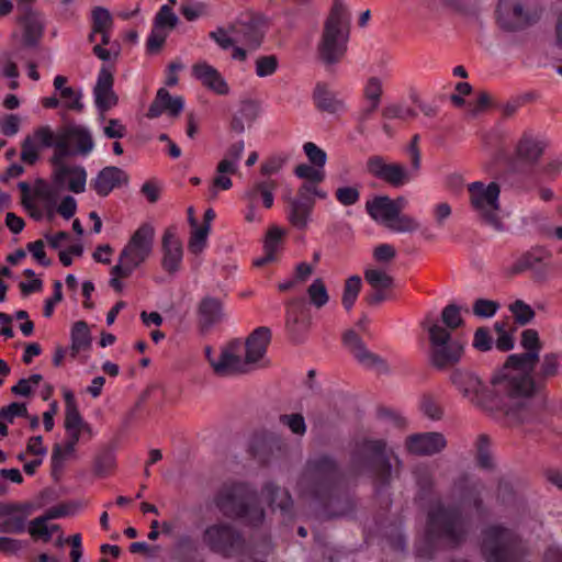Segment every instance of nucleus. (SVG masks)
Listing matches in <instances>:
<instances>
[{"instance_id":"1","label":"nucleus","mask_w":562,"mask_h":562,"mask_svg":"<svg viewBox=\"0 0 562 562\" xmlns=\"http://www.w3.org/2000/svg\"><path fill=\"white\" fill-rule=\"evenodd\" d=\"M503 372V367L495 370L486 383L474 372L457 370L451 375V382L461 396L475 407L495 418L519 423L529 400L514 389L516 383L508 376L498 378Z\"/></svg>"},{"instance_id":"2","label":"nucleus","mask_w":562,"mask_h":562,"mask_svg":"<svg viewBox=\"0 0 562 562\" xmlns=\"http://www.w3.org/2000/svg\"><path fill=\"white\" fill-rule=\"evenodd\" d=\"M64 156L55 154L50 180L37 179L32 184L20 183L22 203L30 216L36 221L53 218L56 202L66 190L79 194L86 191L87 171L81 166L64 164Z\"/></svg>"},{"instance_id":"3","label":"nucleus","mask_w":562,"mask_h":562,"mask_svg":"<svg viewBox=\"0 0 562 562\" xmlns=\"http://www.w3.org/2000/svg\"><path fill=\"white\" fill-rule=\"evenodd\" d=\"M520 345L526 352L510 355L503 364L504 372L498 378L508 376L516 383L514 389L522 392L530 400L537 392L533 371L541 350L538 331L531 328L525 329L521 333Z\"/></svg>"},{"instance_id":"4","label":"nucleus","mask_w":562,"mask_h":562,"mask_svg":"<svg viewBox=\"0 0 562 562\" xmlns=\"http://www.w3.org/2000/svg\"><path fill=\"white\" fill-rule=\"evenodd\" d=\"M210 36L222 49H232L233 60L244 63L260 46L265 36V22L260 18H247L228 29H217Z\"/></svg>"},{"instance_id":"5","label":"nucleus","mask_w":562,"mask_h":562,"mask_svg":"<svg viewBox=\"0 0 562 562\" xmlns=\"http://www.w3.org/2000/svg\"><path fill=\"white\" fill-rule=\"evenodd\" d=\"M348 23V5L342 0H336L326 19L318 43V54L324 63L336 64L345 56L349 38Z\"/></svg>"},{"instance_id":"6","label":"nucleus","mask_w":562,"mask_h":562,"mask_svg":"<svg viewBox=\"0 0 562 562\" xmlns=\"http://www.w3.org/2000/svg\"><path fill=\"white\" fill-rule=\"evenodd\" d=\"M468 191L471 209L480 221L497 231L503 229L499 187L495 182L475 181L468 186Z\"/></svg>"},{"instance_id":"7","label":"nucleus","mask_w":562,"mask_h":562,"mask_svg":"<svg viewBox=\"0 0 562 562\" xmlns=\"http://www.w3.org/2000/svg\"><path fill=\"white\" fill-rule=\"evenodd\" d=\"M155 229L150 224L140 225L119 255L114 270L122 276H132L151 256Z\"/></svg>"},{"instance_id":"8","label":"nucleus","mask_w":562,"mask_h":562,"mask_svg":"<svg viewBox=\"0 0 562 562\" xmlns=\"http://www.w3.org/2000/svg\"><path fill=\"white\" fill-rule=\"evenodd\" d=\"M64 429V442L56 443L53 448L52 463L54 468H61L67 461L75 459L79 442L95 436L93 427L83 419L81 414L65 416Z\"/></svg>"},{"instance_id":"9","label":"nucleus","mask_w":562,"mask_h":562,"mask_svg":"<svg viewBox=\"0 0 562 562\" xmlns=\"http://www.w3.org/2000/svg\"><path fill=\"white\" fill-rule=\"evenodd\" d=\"M431 345L430 360L437 368L458 362L463 356V345L451 339L450 333L438 324L427 327Z\"/></svg>"},{"instance_id":"10","label":"nucleus","mask_w":562,"mask_h":562,"mask_svg":"<svg viewBox=\"0 0 562 562\" xmlns=\"http://www.w3.org/2000/svg\"><path fill=\"white\" fill-rule=\"evenodd\" d=\"M243 350V344L239 340H234L223 346L218 351L211 347H205L204 353L215 374L228 376L248 371L240 356Z\"/></svg>"},{"instance_id":"11","label":"nucleus","mask_w":562,"mask_h":562,"mask_svg":"<svg viewBox=\"0 0 562 562\" xmlns=\"http://www.w3.org/2000/svg\"><path fill=\"white\" fill-rule=\"evenodd\" d=\"M367 169L370 175L394 188H402L413 182L420 172V169H415L412 162L409 166H404L387 161L380 156L371 157L367 162Z\"/></svg>"},{"instance_id":"12","label":"nucleus","mask_w":562,"mask_h":562,"mask_svg":"<svg viewBox=\"0 0 562 562\" xmlns=\"http://www.w3.org/2000/svg\"><path fill=\"white\" fill-rule=\"evenodd\" d=\"M463 528L464 519L458 513L437 508L429 514L427 537H443L454 541L459 539V532Z\"/></svg>"},{"instance_id":"13","label":"nucleus","mask_w":562,"mask_h":562,"mask_svg":"<svg viewBox=\"0 0 562 562\" xmlns=\"http://www.w3.org/2000/svg\"><path fill=\"white\" fill-rule=\"evenodd\" d=\"M513 536L498 526L485 531L483 539V555L486 562H509L512 555Z\"/></svg>"},{"instance_id":"14","label":"nucleus","mask_w":562,"mask_h":562,"mask_svg":"<svg viewBox=\"0 0 562 562\" xmlns=\"http://www.w3.org/2000/svg\"><path fill=\"white\" fill-rule=\"evenodd\" d=\"M244 487L238 485L233 491H223L218 497V506L231 516L246 519L250 524L261 521L263 513L255 506H251L241 496Z\"/></svg>"},{"instance_id":"15","label":"nucleus","mask_w":562,"mask_h":562,"mask_svg":"<svg viewBox=\"0 0 562 562\" xmlns=\"http://www.w3.org/2000/svg\"><path fill=\"white\" fill-rule=\"evenodd\" d=\"M46 147H55L58 153V148H64L65 145L63 139L57 137V133L48 126H42L24 139L21 158L24 162L32 165L38 159L42 149Z\"/></svg>"},{"instance_id":"16","label":"nucleus","mask_w":562,"mask_h":562,"mask_svg":"<svg viewBox=\"0 0 562 562\" xmlns=\"http://www.w3.org/2000/svg\"><path fill=\"white\" fill-rule=\"evenodd\" d=\"M57 137H60L65 147L58 148V155H89L93 147V140L90 131L82 125H70L59 132Z\"/></svg>"},{"instance_id":"17","label":"nucleus","mask_w":562,"mask_h":562,"mask_svg":"<svg viewBox=\"0 0 562 562\" xmlns=\"http://www.w3.org/2000/svg\"><path fill=\"white\" fill-rule=\"evenodd\" d=\"M44 30V23L41 15L32 10L26 11L19 20V29L13 33L14 42L24 47L35 46Z\"/></svg>"},{"instance_id":"18","label":"nucleus","mask_w":562,"mask_h":562,"mask_svg":"<svg viewBox=\"0 0 562 562\" xmlns=\"http://www.w3.org/2000/svg\"><path fill=\"white\" fill-rule=\"evenodd\" d=\"M161 266L169 273H176L181 268L183 246L173 229H167L161 238Z\"/></svg>"},{"instance_id":"19","label":"nucleus","mask_w":562,"mask_h":562,"mask_svg":"<svg viewBox=\"0 0 562 562\" xmlns=\"http://www.w3.org/2000/svg\"><path fill=\"white\" fill-rule=\"evenodd\" d=\"M344 344L363 367L374 369L380 372L387 370L385 361L378 355L369 351L360 337L353 330H348L344 335Z\"/></svg>"},{"instance_id":"20","label":"nucleus","mask_w":562,"mask_h":562,"mask_svg":"<svg viewBox=\"0 0 562 562\" xmlns=\"http://www.w3.org/2000/svg\"><path fill=\"white\" fill-rule=\"evenodd\" d=\"M239 535L227 525H214L204 533V541L214 550L229 554L239 542Z\"/></svg>"},{"instance_id":"21","label":"nucleus","mask_w":562,"mask_h":562,"mask_svg":"<svg viewBox=\"0 0 562 562\" xmlns=\"http://www.w3.org/2000/svg\"><path fill=\"white\" fill-rule=\"evenodd\" d=\"M270 340L271 331L268 327H259L249 335L243 345L245 349L243 359L248 369L263 359Z\"/></svg>"},{"instance_id":"22","label":"nucleus","mask_w":562,"mask_h":562,"mask_svg":"<svg viewBox=\"0 0 562 562\" xmlns=\"http://www.w3.org/2000/svg\"><path fill=\"white\" fill-rule=\"evenodd\" d=\"M94 103L97 108L104 112L117 103V97L113 91V76L112 72L102 67L93 89Z\"/></svg>"},{"instance_id":"23","label":"nucleus","mask_w":562,"mask_h":562,"mask_svg":"<svg viewBox=\"0 0 562 562\" xmlns=\"http://www.w3.org/2000/svg\"><path fill=\"white\" fill-rule=\"evenodd\" d=\"M196 80L216 94L225 95L229 87L216 68L205 61L196 63L192 68Z\"/></svg>"},{"instance_id":"24","label":"nucleus","mask_w":562,"mask_h":562,"mask_svg":"<svg viewBox=\"0 0 562 562\" xmlns=\"http://www.w3.org/2000/svg\"><path fill=\"white\" fill-rule=\"evenodd\" d=\"M67 81L68 79L61 75L56 76L53 81L55 92L60 98V106L68 111L81 112L85 109L82 90L68 86Z\"/></svg>"},{"instance_id":"25","label":"nucleus","mask_w":562,"mask_h":562,"mask_svg":"<svg viewBox=\"0 0 562 562\" xmlns=\"http://www.w3.org/2000/svg\"><path fill=\"white\" fill-rule=\"evenodd\" d=\"M389 229L398 234L418 233L424 240L430 241L436 238L431 227L424 224L419 218L409 214L396 215L389 226Z\"/></svg>"},{"instance_id":"26","label":"nucleus","mask_w":562,"mask_h":562,"mask_svg":"<svg viewBox=\"0 0 562 562\" xmlns=\"http://www.w3.org/2000/svg\"><path fill=\"white\" fill-rule=\"evenodd\" d=\"M184 108V101L181 97H172L165 88H160L148 110L149 117H158L166 113L169 116H178Z\"/></svg>"},{"instance_id":"27","label":"nucleus","mask_w":562,"mask_h":562,"mask_svg":"<svg viewBox=\"0 0 562 562\" xmlns=\"http://www.w3.org/2000/svg\"><path fill=\"white\" fill-rule=\"evenodd\" d=\"M445 447L446 439L438 432L414 435L407 439V449L416 454H432Z\"/></svg>"},{"instance_id":"28","label":"nucleus","mask_w":562,"mask_h":562,"mask_svg":"<svg viewBox=\"0 0 562 562\" xmlns=\"http://www.w3.org/2000/svg\"><path fill=\"white\" fill-rule=\"evenodd\" d=\"M364 277L367 282L374 290L370 297V302L380 303L385 300V291L393 286V278L390 273L382 268L369 267L366 269Z\"/></svg>"},{"instance_id":"29","label":"nucleus","mask_w":562,"mask_h":562,"mask_svg":"<svg viewBox=\"0 0 562 562\" xmlns=\"http://www.w3.org/2000/svg\"><path fill=\"white\" fill-rule=\"evenodd\" d=\"M126 173L117 167H105L93 180V187L98 194L108 195L116 187L126 183Z\"/></svg>"},{"instance_id":"30","label":"nucleus","mask_w":562,"mask_h":562,"mask_svg":"<svg viewBox=\"0 0 562 562\" xmlns=\"http://www.w3.org/2000/svg\"><path fill=\"white\" fill-rule=\"evenodd\" d=\"M386 79V75L383 76H370L364 85V98L366 104L363 110L361 111V116L363 119L368 117L371 113H373L381 103V97L383 92V83Z\"/></svg>"},{"instance_id":"31","label":"nucleus","mask_w":562,"mask_h":562,"mask_svg":"<svg viewBox=\"0 0 562 562\" xmlns=\"http://www.w3.org/2000/svg\"><path fill=\"white\" fill-rule=\"evenodd\" d=\"M369 215L379 224L389 228L395 217L394 209L389 196H376L366 204Z\"/></svg>"},{"instance_id":"32","label":"nucleus","mask_w":562,"mask_h":562,"mask_svg":"<svg viewBox=\"0 0 562 562\" xmlns=\"http://www.w3.org/2000/svg\"><path fill=\"white\" fill-rule=\"evenodd\" d=\"M286 231L279 226H271L263 240L265 256L256 261V265H263L277 258L283 246Z\"/></svg>"},{"instance_id":"33","label":"nucleus","mask_w":562,"mask_h":562,"mask_svg":"<svg viewBox=\"0 0 562 562\" xmlns=\"http://www.w3.org/2000/svg\"><path fill=\"white\" fill-rule=\"evenodd\" d=\"M25 518L26 515L22 508L13 505H0V531H22Z\"/></svg>"},{"instance_id":"34","label":"nucleus","mask_w":562,"mask_h":562,"mask_svg":"<svg viewBox=\"0 0 562 562\" xmlns=\"http://www.w3.org/2000/svg\"><path fill=\"white\" fill-rule=\"evenodd\" d=\"M315 105L331 114L340 113L345 110V104L333 93L325 85H316L313 92Z\"/></svg>"},{"instance_id":"35","label":"nucleus","mask_w":562,"mask_h":562,"mask_svg":"<svg viewBox=\"0 0 562 562\" xmlns=\"http://www.w3.org/2000/svg\"><path fill=\"white\" fill-rule=\"evenodd\" d=\"M200 322L204 327H210L224 318V311L218 300L205 297L199 307Z\"/></svg>"},{"instance_id":"36","label":"nucleus","mask_w":562,"mask_h":562,"mask_svg":"<svg viewBox=\"0 0 562 562\" xmlns=\"http://www.w3.org/2000/svg\"><path fill=\"white\" fill-rule=\"evenodd\" d=\"M498 19L504 27L514 29L528 21L520 5L499 4Z\"/></svg>"},{"instance_id":"37","label":"nucleus","mask_w":562,"mask_h":562,"mask_svg":"<svg viewBox=\"0 0 562 562\" xmlns=\"http://www.w3.org/2000/svg\"><path fill=\"white\" fill-rule=\"evenodd\" d=\"M91 345V335L85 322H77L71 329V355L75 357L79 351L86 350Z\"/></svg>"},{"instance_id":"38","label":"nucleus","mask_w":562,"mask_h":562,"mask_svg":"<svg viewBox=\"0 0 562 562\" xmlns=\"http://www.w3.org/2000/svg\"><path fill=\"white\" fill-rule=\"evenodd\" d=\"M113 26V19L110 11L102 7H97L92 10V32L89 40L93 42L97 33H104L111 31Z\"/></svg>"},{"instance_id":"39","label":"nucleus","mask_w":562,"mask_h":562,"mask_svg":"<svg viewBox=\"0 0 562 562\" xmlns=\"http://www.w3.org/2000/svg\"><path fill=\"white\" fill-rule=\"evenodd\" d=\"M210 232L209 225H199L191 228L188 243V248L191 254L200 255L206 249Z\"/></svg>"},{"instance_id":"40","label":"nucleus","mask_w":562,"mask_h":562,"mask_svg":"<svg viewBox=\"0 0 562 562\" xmlns=\"http://www.w3.org/2000/svg\"><path fill=\"white\" fill-rule=\"evenodd\" d=\"M307 296L310 303L321 308L329 302V294L325 282L321 278H316L307 288Z\"/></svg>"},{"instance_id":"41","label":"nucleus","mask_w":562,"mask_h":562,"mask_svg":"<svg viewBox=\"0 0 562 562\" xmlns=\"http://www.w3.org/2000/svg\"><path fill=\"white\" fill-rule=\"evenodd\" d=\"M540 260V256L536 251H526L515 257L508 266L507 270L510 274H519L531 268Z\"/></svg>"},{"instance_id":"42","label":"nucleus","mask_w":562,"mask_h":562,"mask_svg":"<svg viewBox=\"0 0 562 562\" xmlns=\"http://www.w3.org/2000/svg\"><path fill=\"white\" fill-rule=\"evenodd\" d=\"M515 322L520 325H527L532 322L536 316L533 308L522 300H515L508 305Z\"/></svg>"},{"instance_id":"43","label":"nucleus","mask_w":562,"mask_h":562,"mask_svg":"<svg viewBox=\"0 0 562 562\" xmlns=\"http://www.w3.org/2000/svg\"><path fill=\"white\" fill-rule=\"evenodd\" d=\"M361 279L358 276H352L346 280L342 293V305L346 310H350L360 292Z\"/></svg>"},{"instance_id":"44","label":"nucleus","mask_w":562,"mask_h":562,"mask_svg":"<svg viewBox=\"0 0 562 562\" xmlns=\"http://www.w3.org/2000/svg\"><path fill=\"white\" fill-rule=\"evenodd\" d=\"M57 530V525L50 524L48 518L41 517L33 520L30 525V533L38 539L48 540Z\"/></svg>"},{"instance_id":"45","label":"nucleus","mask_w":562,"mask_h":562,"mask_svg":"<svg viewBox=\"0 0 562 562\" xmlns=\"http://www.w3.org/2000/svg\"><path fill=\"white\" fill-rule=\"evenodd\" d=\"M294 173L311 183H319L325 179V169L311 164H300L296 166Z\"/></svg>"},{"instance_id":"46","label":"nucleus","mask_w":562,"mask_h":562,"mask_svg":"<svg viewBox=\"0 0 562 562\" xmlns=\"http://www.w3.org/2000/svg\"><path fill=\"white\" fill-rule=\"evenodd\" d=\"M310 210L311 206L299 201H293L289 213L290 222L297 228H304L308 222Z\"/></svg>"},{"instance_id":"47","label":"nucleus","mask_w":562,"mask_h":562,"mask_svg":"<svg viewBox=\"0 0 562 562\" xmlns=\"http://www.w3.org/2000/svg\"><path fill=\"white\" fill-rule=\"evenodd\" d=\"M279 66V61L273 55L259 56L255 61V72L259 78L272 76Z\"/></svg>"},{"instance_id":"48","label":"nucleus","mask_w":562,"mask_h":562,"mask_svg":"<svg viewBox=\"0 0 562 562\" xmlns=\"http://www.w3.org/2000/svg\"><path fill=\"white\" fill-rule=\"evenodd\" d=\"M178 23V16L172 12L168 4H164L157 13L154 26L171 32Z\"/></svg>"},{"instance_id":"49","label":"nucleus","mask_w":562,"mask_h":562,"mask_svg":"<svg viewBox=\"0 0 562 562\" xmlns=\"http://www.w3.org/2000/svg\"><path fill=\"white\" fill-rule=\"evenodd\" d=\"M303 151L311 165H315L325 169L327 162V154L313 142L303 145Z\"/></svg>"},{"instance_id":"50","label":"nucleus","mask_w":562,"mask_h":562,"mask_svg":"<svg viewBox=\"0 0 562 562\" xmlns=\"http://www.w3.org/2000/svg\"><path fill=\"white\" fill-rule=\"evenodd\" d=\"M541 372L544 376H553L562 372V353H547L543 356Z\"/></svg>"},{"instance_id":"51","label":"nucleus","mask_w":562,"mask_h":562,"mask_svg":"<svg viewBox=\"0 0 562 562\" xmlns=\"http://www.w3.org/2000/svg\"><path fill=\"white\" fill-rule=\"evenodd\" d=\"M266 497L270 501L272 505H277L282 510H286L291 505V498L288 492L276 487V486H267L265 490Z\"/></svg>"},{"instance_id":"52","label":"nucleus","mask_w":562,"mask_h":562,"mask_svg":"<svg viewBox=\"0 0 562 562\" xmlns=\"http://www.w3.org/2000/svg\"><path fill=\"white\" fill-rule=\"evenodd\" d=\"M43 376L41 374H32L27 379H21L16 385L12 386V392L19 396H27L38 386Z\"/></svg>"},{"instance_id":"53","label":"nucleus","mask_w":562,"mask_h":562,"mask_svg":"<svg viewBox=\"0 0 562 562\" xmlns=\"http://www.w3.org/2000/svg\"><path fill=\"white\" fill-rule=\"evenodd\" d=\"M384 115L389 119L408 120L414 117L416 112L405 103H394L384 109Z\"/></svg>"},{"instance_id":"54","label":"nucleus","mask_w":562,"mask_h":562,"mask_svg":"<svg viewBox=\"0 0 562 562\" xmlns=\"http://www.w3.org/2000/svg\"><path fill=\"white\" fill-rule=\"evenodd\" d=\"M276 184L273 181H261L257 182L255 186L249 188L248 190H255L256 196L260 193L262 198V203L265 207L270 209L273 205V190Z\"/></svg>"},{"instance_id":"55","label":"nucleus","mask_w":562,"mask_h":562,"mask_svg":"<svg viewBox=\"0 0 562 562\" xmlns=\"http://www.w3.org/2000/svg\"><path fill=\"white\" fill-rule=\"evenodd\" d=\"M452 214L451 205L447 202H439L432 205L431 207V216L435 223V226L441 228L445 226L446 222L450 218Z\"/></svg>"},{"instance_id":"56","label":"nucleus","mask_w":562,"mask_h":562,"mask_svg":"<svg viewBox=\"0 0 562 562\" xmlns=\"http://www.w3.org/2000/svg\"><path fill=\"white\" fill-rule=\"evenodd\" d=\"M243 199L247 202V209L245 211V220L248 223H255L261 221V215L256 209V192L255 190H246L243 194Z\"/></svg>"},{"instance_id":"57","label":"nucleus","mask_w":562,"mask_h":562,"mask_svg":"<svg viewBox=\"0 0 562 562\" xmlns=\"http://www.w3.org/2000/svg\"><path fill=\"white\" fill-rule=\"evenodd\" d=\"M498 304L492 300L480 299L473 304V313L479 317L488 318L495 315Z\"/></svg>"},{"instance_id":"58","label":"nucleus","mask_w":562,"mask_h":562,"mask_svg":"<svg viewBox=\"0 0 562 562\" xmlns=\"http://www.w3.org/2000/svg\"><path fill=\"white\" fill-rule=\"evenodd\" d=\"M442 322L447 327L453 329L461 325V308L454 304L446 306L442 311Z\"/></svg>"},{"instance_id":"59","label":"nucleus","mask_w":562,"mask_h":562,"mask_svg":"<svg viewBox=\"0 0 562 562\" xmlns=\"http://www.w3.org/2000/svg\"><path fill=\"white\" fill-rule=\"evenodd\" d=\"M494 344L493 337L486 328H479L474 333L472 346L479 351H488Z\"/></svg>"},{"instance_id":"60","label":"nucleus","mask_w":562,"mask_h":562,"mask_svg":"<svg viewBox=\"0 0 562 562\" xmlns=\"http://www.w3.org/2000/svg\"><path fill=\"white\" fill-rule=\"evenodd\" d=\"M336 199L342 205H352L359 200V190L357 187H340L336 191Z\"/></svg>"},{"instance_id":"61","label":"nucleus","mask_w":562,"mask_h":562,"mask_svg":"<svg viewBox=\"0 0 562 562\" xmlns=\"http://www.w3.org/2000/svg\"><path fill=\"white\" fill-rule=\"evenodd\" d=\"M77 211V201L70 195H66L58 203L56 202L55 213H59L65 220L71 218Z\"/></svg>"},{"instance_id":"62","label":"nucleus","mask_w":562,"mask_h":562,"mask_svg":"<svg viewBox=\"0 0 562 562\" xmlns=\"http://www.w3.org/2000/svg\"><path fill=\"white\" fill-rule=\"evenodd\" d=\"M280 420L295 435H303L306 430L304 418L301 415H283Z\"/></svg>"},{"instance_id":"63","label":"nucleus","mask_w":562,"mask_h":562,"mask_svg":"<svg viewBox=\"0 0 562 562\" xmlns=\"http://www.w3.org/2000/svg\"><path fill=\"white\" fill-rule=\"evenodd\" d=\"M518 154L527 160H533L540 156L541 148L536 142L526 139L519 144Z\"/></svg>"},{"instance_id":"64","label":"nucleus","mask_w":562,"mask_h":562,"mask_svg":"<svg viewBox=\"0 0 562 562\" xmlns=\"http://www.w3.org/2000/svg\"><path fill=\"white\" fill-rule=\"evenodd\" d=\"M169 34V32L154 26L147 40L148 50L157 52L164 45Z\"/></svg>"}]
</instances>
